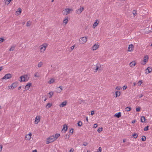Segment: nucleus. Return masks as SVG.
<instances>
[{
	"label": "nucleus",
	"instance_id": "nucleus-53",
	"mask_svg": "<svg viewBox=\"0 0 152 152\" xmlns=\"http://www.w3.org/2000/svg\"><path fill=\"white\" fill-rule=\"evenodd\" d=\"M116 89L118 90H119L121 89V87L120 86H117L116 87Z\"/></svg>",
	"mask_w": 152,
	"mask_h": 152
},
{
	"label": "nucleus",
	"instance_id": "nucleus-19",
	"mask_svg": "<svg viewBox=\"0 0 152 152\" xmlns=\"http://www.w3.org/2000/svg\"><path fill=\"white\" fill-rule=\"evenodd\" d=\"M40 50L41 52H44L45 50L46 49L45 48L43 47L42 46H40Z\"/></svg>",
	"mask_w": 152,
	"mask_h": 152
},
{
	"label": "nucleus",
	"instance_id": "nucleus-1",
	"mask_svg": "<svg viewBox=\"0 0 152 152\" xmlns=\"http://www.w3.org/2000/svg\"><path fill=\"white\" fill-rule=\"evenodd\" d=\"M29 78V76L28 75H26L21 76L19 80L20 81L26 82L27 81Z\"/></svg>",
	"mask_w": 152,
	"mask_h": 152
},
{
	"label": "nucleus",
	"instance_id": "nucleus-9",
	"mask_svg": "<svg viewBox=\"0 0 152 152\" xmlns=\"http://www.w3.org/2000/svg\"><path fill=\"white\" fill-rule=\"evenodd\" d=\"M32 135V134L31 133H29V134H26V139L27 140H30L31 138V136Z\"/></svg>",
	"mask_w": 152,
	"mask_h": 152
},
{
	"label": "nucleus",
	"instance_id": "nucleus-55",
	"mask_svg": "<svg viewBox=\"0 0 152 152\" xmlns=\"http://www.w3.org/2000/svg\"><path fill=\"white\" fill-rule=\"evenodd\" d=\"M4 41V39L2 38H0V41L1 42H3Z\"/></svg>",
	"mask_w": 152,
	"mask_h": 152
},
{
	"label": "nucleus",
	"instance_id": "nucleus-41",
	"mask_svg": "<svg viewBox=\"0 0 152 152\" xmlns=\"http://www.w3.org/2000/svg\"><path fill=\"white\" fill-rule=\"evenodd\" d=\"M102 151V148L101 147H99L97 151V152H101Z\"/></svg>",
	"mask_w": 152,
	"mask_h": 152
},
{
	"label": "nucleus",
	"instance_id": "nucleus-36",
	"mask_svg": "<svg viewBox=\"0 0 152 152\" xmlns=\"http://www.w3.org/2000/svg\"><path fill=\"white\" fill-rule=\"evenodd\" d=\"M134 16L136 15L137 14V12L135 10H134L132 12Z\"/></svg>",
	"mask_w": 152,
	"mask_h": 152
},
{
	"label": "nucleus",
	"instance_id": "nucleus-46",
	"mask_svg": "<svg viewBox=\"0 0 152 152\" xmlns=\"http://www.w3.org/2000/svg\"><path fill=\"white\" fill-rule=\"evenodd\" d=\"M143 96V95L142 94H141L140 95H137V97L138 98H140L142 97Z\"/></svg>",
	"mask_w": 152,
	"mask_h": 152
},
{
	"label": "nucleus",
	"instance_id": "nucleus-60",
	"mask_svg": "<svg viewBox=\"0 0 152 152\" xmlns=\"http://www.w3.org/2000/svg\"><path fill=\"white\" fill-rule=\"evenodd\" d=\"M2 66L0 67V72L2 70Z\"/></svg>",
	"mask_w": 152,
	"mask_h": 152
},
{
	"label": "nucleus",
	"instance_id": "nucleus-57",
	"mask_svg": "<svg viewBox=\"0 0 152 152\" xmlns=\"http://www.w3.org/2000/svg\"><path fill=\"white\" fill-rule=\"evenodd\" d=\"M74 149L72 148H71L69 152H73Z\"/></svg>",
	"mask_w": 152,
	"mask_h": 152
},
{
	"label": "nucleus",
	"instance_id": "nucleus-6",
	"mask_svg": "<svg viewBox=\"0 0 152 152\" xmlns=\"http://www.w3.org/2000/svg\"><path fill=\"white\" fill-rule=\"evenodd\" d=\"M11 74H6L2 79H7L11 78Z\"/></svg>",
	"mask_w": 152,
	"mask_h": 152
},
{
	"label": "nucleus",
	"instance_id": "nucleus-39",
	"mask_svg": "<svg viewBox=\"0 0 152 152\" xmlns=\"http://www.w3.org/2000/svg\"><path fill=\"white\" fill-rule=\"evenodd\" d=\"M140 107H138L136 108V110L137 112H139L140 111Z\"/></svg>",
	"mask_w": 152,
	"mask_h": 152
},
{
	"label": "nucleus",
	"instance_id": "nucleus-37",
	"mask_svg": "<svg viewBox=\"0 0 152 152\" xmlns=\"http://www.w3.org/2000/svg\"><path fill=\"white\" fill-rule=\"evenodd\" d=\"M102 128H99V129H98L97 132L99 133H100V132H102Z\"/></svg>",
	"mask_w": 152,
	"mask_h": 152
},
{
	"label": "nucleus",
	"instance_id": "nucleus-63",
	"mask_svg": "<svg viewBox=\"0 0 152 152\" xmlns=\"http://www.w3.org/2000/svg\"><path fill=\"white\" fill-rule=\"evenodd\" d=\"M136 85V83H133V85L134 86H135Z\"/></svg>",
	"mask_w": 152,
	"mask_h": 152
},
{
	"label": "nucleus",
	"instance_id": "nucleus-24",
	"mask_svg": "<svg viewBox=\"0 0 152 152\" xmlns=\"http://www.w3.org/2000/svg\"><path fill=\"white\" fill-rule=\"evenodd\" d=\"M55 137V139L56 140L57 138L60 136V134H56L55 135H53Z\"/></svg>",
	"mask_w": 152,
	"mask_h": 152
},
{
	"label": "nucleus",
	"instance_id": "nucleus-61",
	"mask_svg": "<svg viewBox=\"0 0 152 152\" xmlns=\"http://www.w3.org/2000/svg\"><path fill=\"white\" fill-rule=\"evenodd\" d=\"M33 152H37V151L36 150H33L32 151Z\"/></svg>",
	"mask_w": 152,
	"mask_h": 152
},
{
	"label": "nucleus",
	"instance_id": "nucleus-42",
	"mask_svg": "<svg viewBox=\"0 0 152 152\" xmlns=\"http://www.w3.org/2000/svg\"><path fill=\"white\" fill-rule=\"evenodd\" d=\"M148 128H149V126H148L145 127L144 129V131H148Z\"/></svg>",
	"mask_w": 152,
	"mask_h": 152
},
{
	"label": "nucleus",
	"instance_id": "nucleus-33",
	"mask_svg": "<svg viewBox=\"0 0 152 152\" xmlns=\"http://www.w3.org/2000/svg\"><path fill=\"white\" fill-rule=\"evenodd\" d=\"M34 76L36 77H39V74L38 72L36 73Z\"/></svg>",
	"mask_w": 152,
	"mask_h": 152
},
{
	"label": "nucleus",
	"instance_id": "nucleus-32",
	"mask_svg": "<svg viewBox=\"0 0 152 152\" xmlns=\"http://www.w3.org/2000/svg\"><path fill=\"white\" fill-rule=\"evenodd\" d=\"M41 46H42L44 48H45L46 49V48L48 46V44L46 43H45L43 44Z\"/></svg>",
	"mask_w": 152,
	"mask_h": 152
},
{
	"label": "nucleus",
	"instance_id": "nucleus-35",
	"mask_svg": "<svg viewBox=\"0 0 152 152\" xmlns=\"http://www.w3.org/2000/svg\"><path fill=\"white\" fill-rule=\"evenodd\" d=\"M31 25V22L29 21H28L26 23V26H29Z\"/></svg>",
	"mask_w": 152,
	"mask_h": 152
},
{
	"label": "nucleus",
	"instance_id": "nucleus-58",
	"mask_svg": "<svg viewBox=\"0 0 152 152\" xmlns=\"http://www.w3.org/2000/svg\"><path fill=\"white\" fill-rule=\"evenodd\" d=\"M94 111H91V115H94Z\"/></svg>",
	"mask_w": 152,
	"mask_h": 152
},
{
	"label": "nucleus",
	"instance_id": "nucleus-47",
	"mask_svg": "<svg viewBox=\"0 0 152 152\" xmlns=\"http://www.w3.org/2000/svg\"><path fill=\"white\" fill-rule=\"evenodd\" d=\"M73 129H71L69 131V132L70 133H71L72 134L73 133Z\"/></svg>",
	"mask_w": 152,
	"mask_h": 152
},
{
	"label": "nucleus",
	"instance_id": "nucleus-40",
	"mask_svg": "<svg viewBox=\"0 0 152 152\" xmlns=\"http://www.w3.org/2000/svg\"><path fill=\"white\" fill-rule=\"evenodd\" d=\"M146 140V137L145 136H143L142 138V140L144 141H145Z\"/></svg>",
	"mask_w": 152,
	"mask_h": 152
},
{
	"label": "nucleus",
	"instance_id": "nucleus-64",
	"mask_svg": "<svg viewBox=\"0 0 152 152\" xmlns=\"http://www.w3.org/2000/svg\"><path fill=\"white\" fill-rule=\"evenodd\" d=\"M21 88V86H20L18 88V90H20V89Z\"/></svg>",
	"mask_w": 152,
	"mask_h": 152
},
{
	"label": "nucleus",
	"instance_id": "nucleus-43",
	"mask_svg": "<svg viewBox=\"0 0 152 152\" xmlns=\"http://www.w3.org/2000/svg\"><path fill=\"white\" fill-rule=\"evenodd\" d=\"M69 137V135L68 134H66L65 136V138L66 139H68Z\"/></svg>",
	"mask_w": 152,
	"mask_h": 152
},
{
	"label": "nucleus",
	"instance_id": "nucleus-8",
	"mask_svg": "<svg viewBox=\"0 0 152 152\" xmlns=\"http://www.w3.org/2000/svg\"><path fill=\"white\" fill-rule=\"evenodd\" d=\"M134 50V46L132 44H131L129 45V47L128 48V51H132Z\"/></svg>",
	"mask_w": 152,
	"mask_h": 152
},
{
	"label": "nucleus",
	"instance_id": "nucleus-62",
	"mask_svg": "<svg viewBox=\"0 0 152 152\" xmlns=\"http://www.w3.org/2000/svg\"><path fill=\"white\" fill-rule=\"evenodd\" d=\"M86 120L87 121V122H88V119L87 117H86Z\"/></svg>",
	"mask_w": 152,
	"mask_h": 152
},
{
	"label": "nucleus",
	"instance_id": "nucleus-5",
	"mask_svg": "<svg viewBox=\"0 0 152 152\" xmlns=\"http://www.w3.org/2000/svg\"><path fill=\"white\" fill-rule=\"evenodd\" d=\"M71 10V9H66L63 10V14L64 15H67L69 13L70 11Z\"/></svg>",
	"mask_w": 152,
	"mask_h": 152
},
{
	"label": "nucleus",
	"instance_id": "nucleus-56",
	"mask_svg": "<svg viewBox=\"0 0 152 152\" xmlns=\"http://www.w3.org/2000/svg\"><path fill=\"white\" fill-rule=\"evenodd\" d=\"M2 146L1 145H0V152H1L2 151Z\"/></svg>",
	"mask_w": 152,
	"mask_h": 152
},
{
	"label": "nucleus",
	"instance_id": "nucleus-16",
	"mask_svg": "<svg viewBox=\"0 0 152 152\" xmlns=\"http://www.w3.org/2000/svg\"><path fill=\"white\" fill-rule=\"evenodd\" d=\"M121 116V112H119L117 113H116L115 115L114 116L117 117V118H120Z\"/></svg>",
	"mask_w": 152,
	"mask_h": 152
},
{
	"label": "nucleus",
	"instance_id": "nucleus-21",
	"mask_svg": "<svg viewBox=\"0 0 152 152\" xmlns=\"http://www.w3.org/2000/svg\"><path fill=\"white\" fill-rule=\"evenodd\" d=\"M145 118L144 116H142L141 118V121L142 122H144L145 121Z\"/></svg>",
	"mask_w": 152,
	"mask_h": 152
},
{
	"label": "nucleus",
	"instance_id": "nucleus-34",
	"mask_svg": "<svg viewBox=\"0 0 152 152\" xmlns=\"http://www.w3.org/2000/svg\"><path fill=\"white\" fill-rule=\"evenodd\" d=\"M77 125L78 126H81L82 125V123L81 121H79L77 123Z\"/></svg>",
	"mask_w": 152,
	"mask_h": 152
},
{
	"label": "nucleus",
	"instance_id": "nucleus-38",
	"mask_svg": "<svg viewBox=\"0 0 152 152\" xmlns=\"http://www.w3.org/2000/svg\"><path fill=\"white\" fill-rule=\"evenodd\" d=\"M18 10H19V11H16V12L17 13H18V12H19V13L18 14V15H20V14H21V9L20 8H19L18 9Z\"/></svg>",
	"mask_w": 152,
	"mask_h": 152
},
{
	"label": "nucleus",
	"instance_id": "nucleus-59",
	"mask_svg": "<svg viewBox=\"0 0 152 152\" xmlns=\"http://www.w3.org/2000/svg\"><path fill=\"white\" fill-rule=\"evenodd\" d=\"M126 139H124L123 140V142H126Z\"/></svg>",
	"mask_w": 152,
	"mask_h": 152
},
{
	"label": "nucleus",
	"instance_id": "nucleus-17",
	"mask_svg": "<svg viewBox=\"0 0 152 152\" xmlns=\"http://www.w3.org/2000/svg\"><path fill=\"white\" fill-rule=\"evenodd\" d=\"M136 64V63L134 61H132L129 64V65L131 67L134 66Z\"/></svg>",
	"mask_w": 152,
	"mask_h": 152
},
{
	"label": "nucleus",
	"instance_id": "nucleus-31",
	"mask_svg": "<svg viewBox=\"0 0 152 152\" xmlns=\"http://www.w3.org/2000/svg\"><path fill=\"white\" fill-rule=\"evenodd\" d=\"M52 106V104H50V103H48L47 105H46V107L47 108H48Z\"/></svg>",
	"mask_w": 152,
	"mask_h": 152
},
{
	"label": "nucleus",
	"instance_id": "nucleus-29",
	"mask_svg": "<svg viewBox=\"0 0 152 152\" xmlns=\"http://www.w3.org/2000/svg\"><path fill=\"white\" fill-rule=\"evenodd\" d=\"M15 48V46L13 45L11 46L10 48L9 49V51H13L14 50Z\"/></svg>",
	"mask_w": 152,
	"mask_h": 152
},
{
	"label": "nucleus",
	"instance_id": "nucleus-23",
	"mask_svg": "<svg viewBox=\"0 0 152 152\" xmlns=\"http://www.w3.org/2000/svg\"><path fill=\"white\" fill-rule=\"evenodd\" d=\"M120 95V92L118 91H117L115 92V96L116 97L119 96Z\"/></svg>",
	"mask_w": 152,
	"mask_h": 152
},
{
	"label": "nucleus",
	"instance_id": "nucleus-45",
	"mask_svg": "<svg viewBox=\"0 0 152 152\" xmlns=\"http://www.w3.org/2000/svg\"><path fill=\"white\" fill-rule=\"evenodd\" d=\"M142 83V81L140 80L137 83V84H138V86H140L141 84Z\"/></svg>",
	"mask_w": 152,
	"mask_h": 152
},
{
	"label": "nucleus",
	"instance_id": "nucleus-52",
	"mask_svg": "<svg viewBox=\"0 0 152 152\" xmlns=\"http://www.w3.org/2000/svg\"><path fill=\"white\" fill-rule=\"evenodd\" d=\"M75 45H73L70 48L71 49V50H73L74 49V48H75Z\"/></svg>",
	"mask_w": 152,
	"mask_h": 152
},
{
	"label": "nucleus",
	"instance_id": "nucleus-20",
	"mask_svg": "<svg viewBox=\"0 0 152 152\" xmlns=\"http://www.w3.org/2000/svg\"><path fill=\"white\" fill-rule=\"evenodd\" d=\"M152 70V69L151 68L148 67L146 69V72L147 71H148V73H147V74H148L149 73H150V72H151Z\"/></svg>",
	"mask_w": 152,
	"mask_h": 152
},
{
	"label": "nucleus",
	"instance_id": "nucleus-30",
	"mask_svg": "<svg viewBox=\"0 0 152 152\" xmlns=\"http://www.w3.org/2000/svg\"><path fill=\"white\" fill-rule=\"evenodd\" d=\"M67 126H66V125H64V127H63V129H62V130H64V131H65H65H66L67 130Z\"/></svg>",
	"mask_w": 152,
	"mask_h": 152
},
{
	"label": "nucleus",
	"instance_id": "nucleus-49",
	"mask_svg": "<svg viewBox=\"0 0 152 152\" xmlns=\"http://www.w3.org/2000/svg\"><path fill=\"white\" fill-rule=\"evenodd\" d=\"M97 124H94V125L93 128H95L97 126Z\"/></svg>",
	"mask_w": 152,
	"mask_h": 152
},
{
	"label": "nucleus",
	"instance_id": "nucleus-54",
	"mask_svg": "<svg viewBox=\"0 0 152 152\" xmlns=\"http://www.w3.org/2000/svg\"><path fill=\"white\" fill-rule=\"evenodd\" d=\"M12 0H7V1H8V3H7V4H8Z\"/></svg>",
	"mask_w": 152,
	"mask_h": 152
},
{
	"label": "nucleus",
	"instance_id": "nucleus-28",
	"mask_svg": "<svg viewBox=\"0 0 152 152\" xmlns=\"http://www.w3.org/2000/svg\"><path fill=\"white\" fill-rule=\"evenodd\" d=\"M131 107H127L125 108V110L127 112H128L130 111L131 110Z\"/></svg>",
	"mask_w": 152,
	"mask_h": 152
},
{
	"label": "nucleus",
	"instance_id": "nucleus-4",
	"mask_svg": "<svg viewBox=\"0 0 152 152\" xmlns=\"http://www.w3.org/2000/svg\"><path fill=\"white\" fill-rule=\"evenodd\" d=\"M148 56L147 55L145 56L144 57V60L141 63V64L144 65L148 61Z\"/></svg>",
	"mask_w": 152,
	"mask_h": 152
},
{
	"label": "nucleus",
	"instance_id": "nucleus-25",
	"mask_svg": "<svg viewBox=\"0 0 152 152\" xmlns=\"http://www.w3.org/2000/svg\"><path fill=\"white\" fill-rule=\"evenodd\" d=\"M54 82V80L53 79H51L48 82V83L50 84Z\"/></svg>",
	"mask_w": 152,
	"mask_h": 152
},
{
	"label": "nucleus",
	"instance_id": "nucleus-51",
	"mask_svg": "<svg viewBox=\"0 0 152 152\" xmlns=\"http://www.w3.org/2000/svg\"><path fill=\"white\" fill-rule=\"evenodd\" d=\"M87 145H88V143L87 142H84L83 144V145H84V146H85Z\"/></svg>",
	"mask_w": 152,
	"mask_h": 152
},
{
	"label": "nucleus",
	"instance_id": "nucleus-3",
	"mask_svg": "<svg viewBox=\"0 0 152 152\" xmlns=\"http://www.w3.org/2000/svg\"><path fill=\"white\" fill-rule=\"evenodd\" d=\"M87 38L86 37H83L79 39V41L81 44L85 43L87 41Z\"/></svg>",
	"mask_w": 152,
	"mask_h": 152
},
{
	"label": "nucleus",
	"instance_id": "nucleus-11",
	"mask_svg": "<svg viewBox=\"0 0 152 152\" xmlns=\"http://www.w3.org/2000/svg\"><path fill=\"white\" fill-rule=\"evenodd\" d=\"M99 47V45L95 44L92 47V49L93 50H95L98 49Z\"/></svg>",
	"mask_w": 152,
	"mask_h": 152
},
{
	"label": "nucleus",
	"instance_id": "nucleus-2",
	"mask_svg": "<svg viewBox=\"0 0 152 152\" xmlns=\"http://www.w3.org/2000/svg\"><path fill=\"white\" fill-rule=\"evenodd\" d=\"M56 140L53 135L51 136L48 138L46 141V144H48L55 141Z\"/></svg>",
	"mask_w": 152,
	"mask_h": 152
},
{
	"label": "nucleus",
	"instance_id": "nucleus-14",
	"mask_svg": "<svg viewBox=\"0 0 152 152\" xmlns=\"http://www.w3.org/2000/svg\"><path fill=\"white\" fill-rule=\"evenodd\" d=\"M84 10V8L82 7V8L78 9L76 11V12L78 14H80Z\"/></svg>",
	"mask_w": 152,
	"mask_h": 152
},
{
	"label": "nucleus",
	"instance_id": "nucleus-26",
	"mask_svg": "<svg viewBox=\"0 0 152 152\" xmlns=\"http://www.w3.org/2000/svg\"><path fill=\"white\" fill-rule=\"evenodd\" d=\"M53 91H50L49 93H48L50 95V96L49 97V98H51L52 97V96L53 94Z\"/></svg>",
	"mask_w": 152,
	"mask_h": 152
},
{
	"label": "nucleus",
	"instance_id": "nucleus-48",
	"mask_svg": "<svg viewBox=\"0 0 152 152\" xmlns=\"http://www.w3.org/2000/svg\"><path fill=\"white\" fill-rule=\"evenodd\" d=\"M127 88V86H123V90H126Z\"/></svg>",
	"mask_w": 152,
	"mask_h": 152
},
{
	"label": "nucleus",
	"instance_id": "nucleus-27",
	"mask_svg": "<svg viewBox=\"0 0 152 152\" xmlns=\"http://www.w3.org/2000/svg\"><path fill=\"white\" fill-rule=\"evenodd\" d=\"M43 64L42 62H39L38 64V67L39 68L40 67H41L42 66V65H43Z\"/></svg>",
	"mask_w": 152,
	"mask_h": 152
},
{
	"label": "nucleus",
	"instance_id": "nucleus-18",
	"mask_svg": "<svg viewBox=\"0 0 152 152\" xmlns=\"http://www.w3.org/2000/svg\"><path fill=\"white\" fill-rule=\"evenodd\" d=\"M98 21L97 20H96L95 22L93 24V28H95V27L97 26L98 25V23H97V21Z\"/></svg>",
	"mask_w": 152,
	"mask_h": 152
},
{
	"label": "nucleus",
	"instance_id": "nucleus-22",
	"mask_svg": "<svg viewBox=\"0 0 152 152\" xmlns=\"http://www.w3.org/2000/svg\"><path fill=\"white\" fill-rule=\"evenodd\" d=\"M68 22V17L65 18L63 20V23H65V25Z\"/></svg>",
	"mask_w": 152,
	"mask_h": 152
},
{
	"label": "nucleus",
	"instance_id": "nucleus-50",
	"mask_svg": "<svg viewBox=\"0 0 152 152\" xmlns=\"http://www.w3.org/2000/svg\"><path fill=\"white\" fill-rule=\"evenodd\" d=\"M99 67H98V66H96V68L95 69V72H97V70H98V69H99Z\"/></svg>",
	"mask_w": 152,
	"mask_h": 152
},
{
	"label": "nucleus",
	"instance_id": "nucleus-13",
	"mask_svg": "<svg viewBox=\"0 0 152 152\" xmlns=\"http://www.w3.org/2000/svg\"><path fill=\"white\" fill-rule=\"evenodd\" d=\"M31 83H28L25 86V89L26 90H27L29 89L30 86H31Z\"/></svg>",
	"mask_w": 152,
	"mask_h": 152
},
{
	"label": "nucleus",
	"instance_id": "nucleus-10",
	"mask_svg": "<svg viewBox=\"0 0 152 152\" xmlns=\"http://www.w3.org/2000/svg\"><path fill=\"white\" fill-rule=\"evenodd\" d=\"M62 87L61 86L58 87L56 88V92L58 93H59L61 92L62 89Z\"/></svg>",
	"mask_w": 152,
	"mask_h": 152
},
{
	"label": "nucleus",
	"instance_id": "nucleus-44",
	"mask_svg": "<svg viewBox=\"0 0 152 152\" xmlns=\"http://www.w3.org/2000/svg\"><path fill=\"white\" fill-rule=\"evenodd\" d=\"M133 136L134 138H136L137 137L138 135L136 133H134L133 134Z\"/></svg>",
	"mask_w": 152,
	"mask_h": 152
},
{
	"label": "nucleus",
	"instance_id": "nucleus-15",
	"mask_svg": "<svg viewBox=\"0 0 152 152\" xmlns=\"http://www.w3.org/2000/svg\"><path fill=\"white\" fill-rule=\"evenodd\" d=\"M66 101H65L62 102V103L59 105V106L60 107H63L66 105Z\"/></svg>",
	"mask_w": 152,
	"mask_h": 152
},
{
	"label": "nucleus",
	"instance_id": "nucleus-12",
	"mask_svg": "<svg viewBox=\"0 0 152 152\" xmlns=\"http://www.w3.org/2000/svg\"><path fill=\"white\" fill-rule=\"evenodd\" d=\"M40 116H37L35 119V123L36 124H37L40 121Z\"/></svg>",
	"mask_w": 152,
	"mask_h": 152
},
{
	"label": "nucleus",
	"instance_id": "nucleus-7",
	"mask_svg": "<svg viewBox=\"0 0 152 152\" xmlns=\"http://www.w3.org/2000/svg\"><path fill=\"white\" fill-rule=\"evenodd\" d=\"M18 86V83L15 82L13 83L12 85L10 86H9V89H10V87H11V88L13 89L14 88H16Z\"/></svg>",
	"mask_w": 152,
	"mask_h": 152
}]
</instances>
